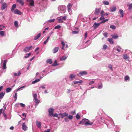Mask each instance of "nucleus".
Returning a JSON list of instances; mask_svg holds the SVG:
<instances>
[{
    "label": "nucleus",
    "mask_w": 132,
    "mask_h": 132,
    "mask_svg": "<svg viewBox=\"0 0 132 132\" xmlns=\"http://www.w3.org/2000/svg\"><path fill=\"white\" fill-rule=\"evenodd\" d=\"M84 123L85 126H91L93 123V122L90 123V121L89 120L87 119H84L81 121H80L79 123V124Z\"/></svg>",
    "instance_id": "obj_1"
},
{
    "label": "nucleus",
    "mask_w": 132,
    "mask_h": 132,
    "mask_svg": "<svg viewBox=\"0 0 132 132\" xmlns=\"http://www.w3.org/2000/svg\"><path fill=\"white\" fill-rule=\"evenodd\" d=\"M34 99L35 100V102L36 103V105H37L40 102V101L38 100L37 98V95L35 94L33 95Z\"/></svg>",
    "instance_id": "obj_2"
},
{
    "label": "nucleus",
    "mask_w": 132,
    "mask_h": 132,
    "mask_svg": "<svg viewBox=\"0 0 132 132\" xmlns=\"http://www.w3.org/2000/svg\"><path fill=\"white\" fill-rule=\"evenodd\" d=\"M54 109L52 108H50L48 109V111L49 116L50 117H52L53 115V112L54 111Z\"/></svg>",
    "instance_id": "obj_3"
},
{
    "label": "nucleus",
    "mask_w": 132,
    "mask_h": 132,
    "mask_svg": "<svg viewBox=\"0 0 132 132\" xmlns=\"http://www.w3.org/2000/svg\"><path fill=\"white\" fill-rule=\"evenodd\" d=\"M7 4L6 3L4 2L3 3L2 5L1 10H3L6 8L7 7Z\"/></svg>",
    "instance_id": "obj_4"
},
{
    "label": "nucleus",
    "mask_w": 132,
    "mask_h": 132,
    "mask_svg": "<svg viewBox=\"0 0 132 132\" xmlns=\"http://www.w3.org/2000/svg\"><path fill=\"white\" fill-rule=\"evenodd\" d=\"M32 47V46H31L29 47H26L23 50V51L25 52H29Z\"/></svg>",
    "instance_id": "obj_5"
},
{
    "label": "nucleus",
    "mask_w": 132,
    "mask_h": 132,
    "mask_svg": "<svg viewBox=\"0 0 132 132\" xmlns=\"http://www.w3.org/2000/svg\"><path fill=\"white\" fill-rule=\"evenodd\" d=\"M28 127L25 124V123H22V129L24 131L27 130V129Z\"/></svg>",
    "instance_id": "obj_6"
},
{
    "label": "nucleus",
    "mask_w": 132,
    "mask_h": 132,
    "mask_svg": "<svg viewBox=\"0 0 132 132\" xmlns=\"http://www.w3.org/2000/svg\"><path fill=\"white\" fill-rule=\"evenodd\" d=\"M101 10V8H99L98 9L97 8H96L95 12H94L95 15H98L100 13Z\"/></svg>",
    "instance_id": "obj_7"
},
{
    "label": "nucleus",
    "mask_w": 132,
    "mask_h": 132,
    "mask_svg": "<svg viewBox=\"0 0 132 132\" xmlns=\"http://www.w3.org/2000/svg\"><path fill=\"white\" fill-rule=\"evenodd\" d=\"M101 22L100 23H97L96 22H95L94 23L93 25V27L95 29H96L101 24Z\"/></svg>",
    "instance_id": "obj_8"
},
{
    "label": "nucleus",
    "mask_w": 132,
    "mask_h": 132,
    "mask_svg": "<svg viewBox=\"0 0 132 132\" xmlns=\"http://www.w3.org/2000/svg\"><path fill=\"white\" fill-rule=\"evenodd\" d=\"M117 9L116 7L114 6H112L110 9V12H112L115 11Z\"/></svg>",
    "instance_id": "obj_9"
},
{
    "label": "nucleus",
    "mask_w": 132,
    "mask_h": 132,
    "mask_svg": "<svg viewBox=\"0 0 132 132\" xmlns=\"http://www.w3.org/2000/svg\"><path fill=\"white\" fill-rule=\"evenodd\" d=\"M7 61L6 60H4L3 65V69H5L6 68V63Z\"/></svg>",
    "instance_id": "obj_10"
},
{
    "label": "nucleus",
    "mask_w": 132,
    "mask_h": 132,
    "mask_svg": "<svg viewBox=\"0 0 132 132\" xmlns=\"http://www.w3.org/2000/svg\"><path fill=\"white\" fill-rule=\"evenodd\" d=\"M14 13L15 14L19 15H21L22 14V13L19 10L17 9L14 10Z\"/></svg>",
    "instance_id": "obj_11"
},
{
    "label": "nucleus",
    "mask_w": 132,
    "mask_h": 132,
    "mask_svg": "<svg viewBox=\"0 0 132 132\" xmlns=\"http://www.w3.org/2000/svg\"><path fill=\"white\" fill-rule=\"evenodd\" d=\"M79 73L82 76L84 75H86L87 74V72L86 71H82Z\"/></svg>",
    "instance_id": "obj_12"
},
{
    "label": "nucleus",
    "mask_w": 132,
    "mask_h": 132,
    "mask_svg": "<svg viewBox=\"0 0 132 132\" xmlns=\"http://www.w3.org/2000/svg\"><path fill=\"white\" fill-rule=\"evenodd\" d=\"M27 2H30V4L32 6H34V3L33 0H27Z\"/></svg>",
    "instance_id": "obj_13"
},
{
    "label": "nucleus",
    "mask_w": 132,
    "mask_h": 132,
    "mask_svg": "<svg viewBox=\"0 0 132 132\" xmlns=\"http://www.w3.org/2000/svg\"><path fill=\"white\" fill-rule=\"evenodd\" d=\"M120 14L121 15V17H123V11L122 9H120L119 10Z\"/></svg>",
    "instance_id": "obj_14"
},
{
    "label": "nucleus",
    "mask_w": 132,
    "mask_h": 132,
    "mask_svg": "<svg viewBox=\"0 0 132 132\" xmlns=\"http://www.w3.org/2000/svg\"><path fill=\"white\" fill-rule=\"evenodd\" d=\"M59 50V48L57 47L54 48L53 50V53H55L57 52Z\"/></svg>",
    "instance_id": "obj_15"
},
{
    "label": "nucleus",
    "mask_w": 132,
    "mask_h": 132,
    "mask_svg": "<svg viewBox=\"0 0 132 132\" xmlns=\"http://www.w3.org/2000/svg\"><path fill=\"white\" fill-rule=\"evenodd\" d=\"M72 6V4L69 3L67 6V8H68V12H70V10H71V7Z\"/></svg>",
    "instance_id": "obj_16"
},
{
    "label": "nucleus",
    "mask_w": 132,
    "mask_h": 132,
    "mask_svg": "<svg viewBox=\"0 0 132 132\" xmlns=\"http://www.w3.org/2000/svg\"><path fill=\"white\" fill-rule=\"evenodd\" d=\"M41 35V34L40 33H39L37 36H35L34 38V40H36L38 39L40 36Z\"/></svg>",
    "instance_id": "obj_17"
},
{
    "label": "nucleus",
    "mask_w": 132,
    "mask_h": 132,
    "mask_svg": "<svg viewBox=\"0 0 132 132\" xmlns=\"http://www.w3.org/2000/svg\"><path fill=\"white\" fill-rule=\"evenodd\" d=\"M16 2H19V3L21 4L22 6L24 4L22 0H16Z\"/></svg>",
    "instance_id": "obj_18"
},
{
    "label": "nucleus",
    "mask_w": 132,
    "mask_h": 132,
    "mask_svg": "<svg viewBox=\"0 0 132 132\" xmlns=\"http://www.w3.org/2000/svg\"><path fill=\"white\" fill-rule=\"evenodd\" d=\"M41 123L40 122H38L37 121H36V125L38 127L40 128L41 127Z\"/></svg>",
    "instance_id": "obj_19"
},
{
    "label": "nucleus",
    "mask_w": 132,
    "mask_h": 132,
    "mask_svg": "<svg viewBox=\"0 0 132 132\" xmlns=\"http://www.w3.org/2000/svg\"><path fill=\"white\" fill-rule=\"evenodd\" d=\"M108 41H109L110 43L111 44H113L114 43V42L113 41V40L112 38H109L108 39Z\"/></svg>",
    "instance_id": "obj_20"
},
{
    "label": "nucleus",
    "mask_w": 132,
    "mask_h": 132,
    "mask_svg": "<svg viewBox=\"0 0 132 132\" xmlns=\"http://www.w3.org/2000/svg\"><path fill=\"white\" fill-rule=\"evenodd\" d=\"M16 4H14L13 5L11 9V11H13L16 8Z\"/></svg>",
    "instance_id": "obj_21"
},
{
    "label": "nucleus",
    "mask_w": 132,
    "mask_h": 132,
    "mask_svg": "<svg viewBox=\"0 0 132 132\" xmlns=\"http://www.w3.org/2000/svg\"><path fill=\"white\" fill-rule=\"evenodd\" d=\"M21 73L20 71H19L18 73H15L14 74V76H20Z\"/></svg>",
    "instance_id": "obj_22"
},
{
    "label": "nucleus",
    "mask_w": 132,
    "mask_h": 132,
    "mask_svg": "<svg viewBox=\"0 0 132 132\" xmlns=\"http://www.w3.org/2000/svg\"><path fill=\"white\" fill-rule=\"evenodd\" d=\"M46 62L47 63H49L50 64L52 63L53 62L52 60L50 59L47 60L46 61Z\"/></svg>",
    "instance_id": "obj_23"
},
{
    "label": "nucleus",
    "mask_w": 132,
    "mask_h": 132,
    "mask_svg": "<svg viewBox=\"0 0 132 132\" xmlns=\"http://www.w3.org/2000/svg\"><path fill=\"white\" fill-rule=\"evenodd\" d=\"M40 81V79H36V80L33 81H32V84H35L36 83L39 81Z\"/></svg>",
    "instance_id": "obj_24"
},
{
    "label": "nucleus",
    "mask_w": 132,
    "mask_h": 132,
    "mask_svg": "<svg viewBox=\"0 0 132 132\" xmlns=\"http://www.w3.org/2000/svg\"><path fill=\"white\" fill-rule=\"evenodd\" d=\"M112 37L114 39H116L118 37V35L116 34H114L112 36Z\"/></svg>",
    "instance_id": "obj_25"
},
{
    "label": "nucleus",
    "mask_w": 132,
    "mask_h": 132,
    "mask_svg": "<svg viewBox=\"0 0 132 132\" xmlns=\"http://www.w3.org/2000/svg\"><path fill=\"white\" fill-rule=\"evenodd\" d=\"M4 93H3V92H1L0 93V98L1 99H2L4 95Z\"/></svg>",
    "instance_id": "obj_26"
},
{
    "label": "nucleus",
    "mask_w": 132,
    "mask_h": 132,
    "mask_svg": "<svg viewBox=\"0 0 132 132\" xmlns=\"http://www.w3.org/2000/svg\"><path fill=\"white\" fill-rule=\"evenodd\" d=\"M82 80H80L79 81H76L74 82L75 84H77L79 83H82Z\"/></svg>",
    "instance_id": "obj_27"
},
{
    "label": "nucleus",
    "mask_w": 132,
    "mask_h": 132,
    "mask_svg": "<svg viewBox=\"0 0 132 132\" xmlns=\"http://www.w3.org/2000/svg\"><path fill=\"white\" fill-rule=\"evenodd\" d=\"M68 113L65 112L63 114H62L61 115V116L62 117H65V116H68Z\"/></svg>",
    "instance_id": "obj_28"
},
{
    "label": "nucleus",
    "mask_w": 132,
    "mask_h": 132,
    "mask_svg": "<svg viewBox=\"0 0 132 132\" xmlns=\"http://www.w3.org/2000/svg\"><path fill=\"white\" fill-rule=\"evenodd\" d=\"M123 58L125 59H127L129 58V57L126 54H124L123 55Z\"/></svg>",
    "instance_id": "obj_29"
},
{
    "label": "nucleus",
    "mask_w": 132,
    "mask_h": 132,
    "mask_svg": "<svg viewBox=\"0 0 132 132\" xmlns=\"http://www.w3.org/2000/svg\"><path fill=\"white\" fill-rule=\"evenodd\" d=\"M75 76L74 75L71 74L69 78L70 79L75 78Z\"/></svg>",
    "instance_id": "obj_30"
},
{
    "label": "nucleus",
    "mask_w": 132,
    "mask_h": 132,
    "mask_svg": "<svg viewBox=\"0 0 132 132\" xmlns=\"http://www.w3.org/2000/svg\"><path fill=\"white\" fill-rule=\"evenodd\" d=\"M67 57L66 56H63L62 57H61L60 59L61 60H65Z\"/></svg>",
    "instance_id": "obj_31"
},
{
    "label": "nucleus",
    "mask_w": 132,
    "mask_h": 132,
    "mask_svg": "<svg viewBox=\"0 0 132 132\" xmlns=\"http://www.w3.org/2000/svg\"><path fill=\"white\" fill-rule=\"evenodd\" d=\"M113 66L111 64H110L108 66V67L111 70H113V68H112Z\"/></svg>",
    "instance_id": "obj_32"
},
{
    "label": "nucleus",
    "mask_w": 132,
    "mask_h": 132,
    "mask_svg": "<svg viewBox=\"0 0 132 132\" xmlns=\"http://www.w3.org/2000/svg\"><path fill=\"white\" fill-rule=\"evenodd\" d=\"M11 90V89L10 87L7 88L6 89V91L7 93L10 92Z\"/></svg>",
    "instance_id": "obj_33"
},
{
    "label": "nucleus",
    "mask_w": 132,
    "mask_h": 132,
    "mask_svg": "<svg viewBox=\"0 0 132 132\" xmlns=\"http://www.w3.org/2000/svg\"><path fill=\"white\" fill-rule=\"evenodd\" d=\"M129 10H130L132 9V3H131L129 5Z\"/></svg>",
    "instance_id": "obj_34"
},
{
    "label": "nucleus",
    "mask_w": 132,
    "mask_h": 132,
    "mask_svg": "<svg viewBox=\"0 0 132 132\" xmlns=\"http://www.w3.org/2000/svg\"><path fill=\"white\" fill-rule=\"evenodd\" d=\"M79 32V31H73L72 32L73 34H77Z\"/></svg>",
    "instance_id": "obj_35"
},
{
    "label": "nucleus",
    "mask_w": 132,
    "mask_h": 132,
    "mask_svg": "<svg viewBox=\"0 0 132 132\" xmlns=\"http://www.w3.org/2000/svg\"><path fill=\"white\" fill-rule=\"evenodd\" d=\"M108 46L104 44L103 45V49L104 50H106Z\"/></svg>",
    "instance_id": "obj_36"
},
{
    "label": "nucleus",
    "mask_w": 132,
    "mask_h": 132,
    "mask_svg": "<svg viewBox=\"0 0 132 132\" xmlns=\"http://www.w3.org/2000/svg\"><path fill=\"white\" fill-rule=\"evenodd\" d=\"M61 28V26L60 25H57L56 26H55L54 27V29H60Z\"/></svg>",
    "instance_id": "obj_37"
},
{
    "label": "nucleus",
    "mask_w": 132,
    "mask_h": 132,
    "mask_svg": "<svg viewBox=\"0 0 132 132\" xmlns=\"http://www.w3.org/2000/svg\"><path fill=\"white\" fill-rule=\"evenodd\" d=\"M105 13L103 10H102L101 11V15L102 16H104L105 15Z\"/></svg>",
    "instance_id": "obj_38"
},
{
    "label": "nucleus",
    "mask_w": 132,
    "mask_h": 132,
    "mask_svg": "<svg viewBox=\"0 0 132 132\" xmlns=\"http://www.w3.org/2000/svg\"><path fill=\"white\" fill-rule=\"evenodd\" d=\"M57 65V63L56 60H55L54 62L52 64V66H54Z\"/></svg>",
    "instance_id": "obj_39"
},
{
    "label": "nucleus",
    "mask_w": 132,
    "mask_h": 132,
    "mask_svg": "<svg viewBox=\"0 0 132 132\" xmlns=\"http://www.w3.org/2000/svg\"><path fill=\"white\" fill-rule=\"evenodd\" d=\"M50 36L48 37L46 39V40L45 41L44 43V44H45L48 42L49 39L50 38Z\"/></svg>",
    "instance_id": "obj_40"
},
{
    "label": "nucleus",
    "mask_w": 132,
    "mask_h": 132,
    "mask_svg": "<svg viewBox=\"0 0 132 132\" xmlns=\"http://www.w3.org/2000/svg\"><path fill=\"white\" fill-rule=\"evenodd\" d=\"M103 3L104 4L106 5H108L109 4V3L108 1H104L103 2Z\"/></svg>",
    "instance_id": "obj_41"
},
{
    "label": "nucleus",
    "mask_w": 132,
    "mask_h": 132,
    "mask_svg": "<svg viewBox=\"0 0 132 132\" xmlns=\"http://www.w3.org/2000/svg\"><path fill=\"white\" fill-rule=\"evenodd\" d=\"M4 28V26L3 25H0V30H2L3 28Z\"/></svg>",
    "instance_id": "obj_42"
},
{
    "label": "nucleus",
    "mask_w": 132,
    "mask_h": 132,
    "mask_svg": "<svg viewBox=\"0 0 132 132\" xmlns=\"http://www.w3.org/2000/svg\"><path fill=\"white\" fill-rule=\"evenodd\" d=\"M104 16H102L100 19V20L101 21H104V20L105 18L103 17Z\"/></svg>",
    "instance_id": "obj_43"
},
{
    "label": "nucleus",
    "mask_w": 132,
    "mask_h": 132,
    "mask_svg": "<svg viewBox=\"0 0 132 132\" xmlns=\"http://www.w3.org/2000/svg\"><path fill=\"white\" fill-rule=\"evenodd\" d=\"M58 22L59 23H63V21L62 20V19H58Z\"/></svg>",
    "instance_id": "obj_44"
},
{
    "label": "nucleus",
    "mask_w": 132,
    "mask_h": 132,
    "mask_svg": "<svg viewBox=\"0 0 132 132\" xmlns=\"http://www.w3.org/2000/svg\"><path fill=\"white\" fill-rule=\"evenodd\" d=\"M129 79V77L127 76H126L125 77V79L127 81Z\"/></svg>",
    "instance_id": "obj_45"
},
{
    "label": "nucleus",
    "mask_w": 132,
    "mask_h": 132,
    "mask_svg": "<svg viewBox=\"0 0 132 132\" xmlns=\"http://www.w3.org/2000/svg\"><path fill=\"white\" fill-rule=\"evenodd\" d=\"M0 34L1 36H3L4 35V31H0Z\"/></svg>",
    "instance_id": "obj_46"
},
{
    "label": "nucleus",
    "mask_w": 132,
    "mask_h": 132,
    "mask_svg": "<svg viewBox=\"0 0 132 132\" xmlns=\"http://www.w3.org/2000/svg\"><path fill=\"white\" fill-rule=\"evenodd\" d=\"M14 24L16 27H18V22L17 21H15L14 22Z\"/></svg>",
    "instance_id": "obj_47"
},
{
    "label": "nucleus",
    "mask_w": 132,
    "mask_h": 132,
    "mask_svg": "<svg viewBox=\"0 0 132 132\" xmlns=\"http://www.w3.org/2000/svg\"><path fill=\"white\" fill-rule=\"evenodd\" d=\"M76 118L77 119H79L80 118V116L78 114H77L76 116Z\"/></svg>",
    "instance_id": "obj_48"
},
{
    "label": "nucleus",
    "mask_w": 132,
    "mask_h": 132,
    "mask_svg": "<svg viewBox=\"0 0 132 132\" xmlns=\"http://www.w3.org/2000/svg\"><path fill=\"white\" fill-rule=\"evenodd\" d=\"M110 28L113 29H115L116 28L115 26L114 25H111L110 26Z\"/></svg>",
    "instance_id": "obj_49"
},
{
    "label": "nucleus",
    "mask_w": 132,
    "mask_h": 132,
    "mask_svg": "<svg viewBox=\"0 0 132 132\" xmlns=\"http://www.w3.org/2000/svg\"><path fill=\"white\" fill-rule=\"evenodd\" d=\"M108 34L107 32H104L103 34V35L105 37H107Z\"/></svg>",
    "instance_id": "obj_50"
},
{
    "label": "nucleus",
    "mask_w": 132,
    "mask_h": 132,
    "mask_svg": "<svg viewBox=\"0 0 132 132\" xmlns=\"http://www.w3.org/2000/svg\"><path fill=\"white\" fill-rule=\"evenodd\" d=\"M102 83H101V84L100 85H99L98 87V88L99 89H100L101 88H102Z\"/></svg>",
    "instance_id": "obj_51"
},
{
    "label": "nucleus",
    "mask_w": 132,
    "mask_h": 132,
    "mask_svg": "<svg viewBox=\"0 0 132 132\" xmlns=\"http://www.w3.org/2000/svg\"><path fill=\"white\" fill-rule=\"evenodd\" d=\"M55 19H50L48 20V22H54L55 21Z\"/></svg>",
    "instance_id": "obj_52"
},
{
    "label": "nucleus",
    "mask_w": 132,
    "mask_h": 132,
    "mask_svg": "<svg viewBox=\"0 0 132 132\" xmlns=\"http://www.w3.org/2000/svg\"><path fill=\"white\" fill-rule=\"evenodd\" d=\"M109 19H106V20H104V21H102L101 22V23H104V22H106V21H108L109 20Z\"/></svg>",
    "instance_id": "obj_53"
},
{
    "label": "nucleus",
    "mask_w": 132,
    "mask_h": 132,
    "mask_svg": "<svg viewBox=\"0 0 132 132\" xmlns=\"http://www.w3.org/2000/svg\"><path fill=\"white\" fill-rule=\"evenodd\" d=\"M53 116L54 117H57L58 116V115L57 113H55L54 114H53Z\"/></svg>",
    "instance_id": "obj_54"
},
{
    "label": "nucleus",
    "mask_w": 132,
    "mask_h": 132,
    "mask_svg": "<svg viewBox=\"0 0 132 132\" xmlns=\"http://www.w3.org/2000/svg\"><path fill=\"white\" fill-rule=\"evenodd\" d=\"M68 118L69 119L71 120L73 118V116L71 115H69Z\"/></svg>",
    "instance_id": "obj_55"
},
{
    "label": "nucleus",
    "mask_w": 132,
    "mask_h": 132,
    "mask_svg": "<svg viewBox=\"0 0 132 132\" xmlns=\"http://www.w3.org/2000/svg\"><path fill=\"white\" fill-rule=\"evenodd\" d=\"M20 105L21 107H24L25 106V105L24 104H23L22 103H20Z\"/></svg>",
    "instance_id": "obj_56"
},
{
    "label": "nucleus",
    "mask_w": 132,
    "mask_h": 132,
    "mask_svg": "<svg viewBox=\"0 0 132 132\" xmlns=\"http://www.w3.org/2000/svg\"><path fill=\"white\" fill-rule=\"evenodd\" d=\"M25 87V86H22L21 87L19 88L17 90V91H19L20 89H21V88H22L24 87Z\"/></svg>",
    "instance_id": "obj_57"
},
{
    "label": "nucleus",
    "mask_w": 132,
    "mask_h": 132,
    "mask_svg": "<svg viewBox=\"0 0 132 132\" xmlns=\"http://www.w3.org/2000/svg\"><path fill=\"white\" fill-rule=\"evenodd\" d=\"M71 113L73 115H74L76 113V111L75 110H74L73 111H72L71 112Z\"/></svg>",
    "instance_id": "obj_58"
},
{
    "label": "nucleus",
    "mask_w": 132,
    "mask_h": 132,
    "mask_svg": "<svg viewBox=\"0 0 132 132\" xmlns=\"http://www.w3.org/2000/svg\"><path fill=\"white\" fill-rule=\"evenodd\" d=\"M94 82H95V81H91L89 83V85H91L92 84V83H94Z\"/></svg>",
    "instance_id": "obj_59"
},
{
    "label": "nucleus",
    "mask_w": 132,
    "mask_h": 132,
    "mask_svg": "<svg viewBox=\"0 0 132 132\" xmlns=\"http://www.w3.org/2000/svg\"><path fill=\"white\" fill-rule=\"evenodd\" d=\"M41 88L43 89H44L45 88V87L44 86H41L39 87V89H40Z\"/></svg>",
    "instance_id": "obj_60"
},
{
    "label": "nucleus",
    "mask_w": 132,
    "mask_h": 132,
    "mask_svg": "<svg viewBox=\"0 0 132 132\" xmlns=\"http://www.w3.org/2000/svg\"><path fill=\"white\" fill-rule=\"evenodd\" d=\"M50 129H47V130H45L44 132H50Z\"/></svg>",
    "instance_id": "obj_61"
},
{
    "label": "nucleus",
    "mask_w": 132,
    "mask_h": 132,
    "mask_svg": "<svg viewBox=\"0 0 132 132\" xmlns=\"http://www.w3.org/2000/svg\"><path fill=\"white\" fill-rule=\"evenodd\" d=\"M17 93H15L14 96V98H15L16 99L17 98Z\"/></svg>",
    "instance_id": "obj_62"
},
{
    "label": "nucleus",
    "mask_w": 132,
    "mask_h": 132,
    "mask_svg": "<svg viewBox=\"0 0 132 132\" xmlns=\"http://www.w3.org/2000/svg\"><path fill=\"white\" fill-rule=\"evenodd\" d=\"M66 16H65L63 17L62 19V20H66Z\"/></svg>",
    "instance_id": "obj_63"
},
{
    "label": "nucleus",
    "mask_w": 132,
    "mask_h": 132,
    "mask_svg": "<svg viewBox=\"0 0 132 132\" xmlns=\"http://www.w3.org/2000/svg\"><path fill=\"white\" fill-rule=\"evenodd\" d=\"M61 44L62 45V46H65V43L63 41H62Z\"/></svg>",
    "instance_id": "obj_64"
}]
</instances>
